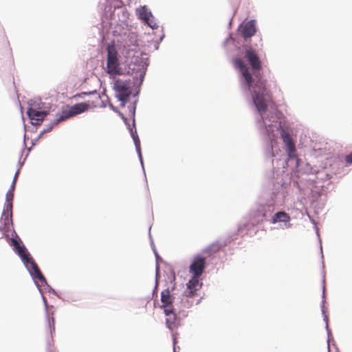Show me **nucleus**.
<instances>
[{
  "mask_svg": "<svg viewBox=\"0 0 352 352\" xmlns=\"http://www.w3.org/2000/svg\"><path fill=\"white\" fill-rule=\"evenodd\" d=\"M265 97H267L268 99L271 98V96L266 89L265 80L259 78L255 84V89L253 91L252 99L254 104L261 116L265 113L267 108ZM280 115V113L276 110L274 112H271L270 116L265 118L262 117V118L266 129L269 132H272L273 129L272 128L278 124V129L280 130V137L286 145L288 155L289 157H292L294 156L296 152V146L290 134L283 129L280 122L278 121Z\"/></svg>",
  "mask_w": 352,
  "mask_h": 352,
  "instance_id": "1",
  "label": "nucleus"
},
{
  "mask_svg": "<svg viewBox=\"0 0 352 352\" xmlns=\"http://www.w3.org/2000/svg\"><path fill=\"white\" fill-rule=\"evenodd\" d=\"M206 267V258L201 256H196L192 261L189 267V272L192 274V277L187 283L186 289L184 294L186 297H193L197 295L202 283L199 278L202 275Z\"/></svg>",
  "mask_w": 352,
  "mask_h": 352,
  "instance_id": "2",
  "label": "nucleus"
},
{
  "mask_svg": "<svg viewBox=\"0 0 352 352\" xmlns=\"http://www.w3.org/2000/svg\"><path fill=\"white\" fill-rule=\"evenodd\" d=\"M13 192L11 190H8L6 194V202L4 206V208L1 217V226L0 231L3 235L8 236V233L10 231V227L12 224V199Z\"/></svg>",
  "mask_w": 352,
  "mask_h": 352,
  "instance_id": "3",
  "label": "nucleus"
},
{
  "mask_svg": "<svg viewBox=\"0 0 352 352\" xmlns=\"http://www.w3.org/2000/svg\"><path fill=\"white\" fill-rule=\"evenodd\" d=\"M114 89L116 97L121 102V106L124 107L131 94L130 82L117 79L114 82Z\"/></svg>",
  "mask_w": 352,
  "mask_h": 352,
  "instance_id": "4",
  "label": "nucleus"
},
{
  "mask_svg": "<svg viewBox=\"0 0 352 352\" xmlns=\"http://www.w3.org/2000/svg\"><path fill=\"white\" fill-rule=\"evenodd\" d=\"M107 72L111 76L121 74V67L118 58V52L114 46L107 48Z\"/></svg>",
  "mask_w": 352,
  "mask_h": 352,
  "instance_id": "5",
  "label": "nucleus"
},
{
  "mask_svg": "<svg viewBox=\"0 0 352 352\" xmlns=\"http://www.w3.org/2000/svg\"><path fill=\"white\" fill-rule=\"evenodd\" d=\"M88 108L89 104L85 102L76 104L70 107L68 110L63 111L60 117L56 120V124H58L59 122L65 120V119L81 113L87 110Z\"/></svg>",
  "mask_w": 352,
  "mask_h": 352,
  "instance_id": "6",
  "label": "nucleus"
},
{
  "mask_svg": "<svg viewBox=\"0 0 352 352\" xmlns=\"http://www.w3.org/2000/svg\"><path fill=\"white\" fill-rule=\"evenodd\" d=\"M164 311L166 316V326L173 331L179 325V320L176 316L174 308H167L164 309Z\"/></svg>",
  "mask_w": 352,
  "mask_h": 352,
  "instance_id": "7",
  "label": "nucleus"
},
{
  "mask_svg": "<svg viewBox=\"0 0 352 352\" xmlns=\"http://www.w3.org/2000/svg\"><path fill=\"white\" fill-rule=\"evenodd\" d=\"M245 58L254 70H259L261 68V62L254 50L248 49L245 53Z\"/></svg>",
  "mask_w": 352,
  "mask_h": 352,
  "instance_id": "8",
  "label": "nucleus"
},
{
  "mask_svg": "<svg viewBox=\"0 0 352 352\" xmlns=\"http://www.w3.org/2000/svg\"><path fill=\"white\" fill-rule=\"evenodd\" d=\"M27 113L34 125H39L47 114L46 111H40L33 108H30Z\"/></svg>",
  "mask_w": 352,
  "mask_h": 352,
  "instance_id": "9",
  "label": "nucleus"
},
{
  "mask_svg": "<svg viewBox=\"0 0 352 352\" xmlns=\"http://www.w3.org/2000/svg\"><path fill=\"white\" fill-rule=\"evenodd\" d=\"M234 63L235 65L239 69L241 74L246 81L248 86L250 87L252 85V77L249 72L248 67L240 58L235 59Z\"/></svg>",
  "mask_w": 352,
  "mask_h": 352,
  "instance_id": "10",
  "label": "nucleus"
},
{
  "mask_svg": "<svg viewBox=\"0 0 352 352\" xmlns=\"http://www.w3.org/2000/svg\"><path fill=\"white\" fill-rule=\"evenodd\" d=\"M139 14L140 18L142 19L151 28L154 29L157 26L153 20V16L151 12L148 10L145 6L140 8L139 10Z\"/></svg>",
  "mask_w": 352,
  "mask_h": 352,
  "instance_id": "11",
  "label": "nucleus"
},
{
  "mask_svg": "<svg viewBox=\"0 0 352 352\" xmlns=\"http://www.w3.org/2000/svg\"><path fill=\"white\" fill-rule=\"evenodd\" d=\"M256 21L251 20L248 21L241 29V34L245 39L252 37L256 33Z\"/></svg>",
  "mask_w": 352,
  "mask_h": 352,
  "instance_id": "12",
  "label": "nucleus"
},
{
  "mask_svg": "<svg viewBox=\"0 0 352 352\" xmlns=\"http://www.w3.org/2000/svg\"><path fill=\"white\" fill-rule=\"evenodd\" d=\"M161 307L164 309L167 308H173V297L170 295V292L168 289H164L161 293Z\"/></svg>",
  "mask_w": 352,
  "mask_h": 352,
  "instance_id": "13",
  "label": "nucleus"
},
{
  "mask_svg": "<svg viewBox=\"0 0 352 352\" xmlns=\"http://www.w3.org/2000/svg\"><path fill=\"white\" fill-rule=\"evenodd\" d=\"M26 265H30V270H31V274L34 276V278H37L40 281H45V277L42 274L41 270H39L37 264L35 263L34 259L30 258V261H28L26 263H25Z\"/></svg>",
  "mask_w": 352,
  "mask_h": 352,
  "instance_id": "14",
  "label": "nucleus"
},
{
  "mask_svg": "<svg viewBox=\"0 0 352 352\" xmlns=\"http://www.w3.org/2000/svg\"><path fill=\"white\" fill-rule=\"evenodd\" d=\"M291 220L290 216L284 211H280L274 214L272 217V222L276 223L277 222L289 223Z\"/></svg>",
  "mask_w": 352,
  "mask_h": 352,
  "instance_id": "15",
  "label": "nucleus"
},
{
  "mask_svg": "<svg viewBox=\"0 0 352 352\" xmlns=\"http://www.w3.org/2000/svg\"><path fill=\"white\" fill-rule=\"evenodd\" d=\"M16 252L21 257L24 263H26L28 261H30V258H32L24 246L21 245L19 248L16 250Z\"/></svg>",
  "mask_w": 352,
  "mask_h": 352,
  "instance_id": "16",
  "label": "nucleus"
},
{
  "mask_svg": "<svg viewBox=\"0 0 352 352\" xmlns=\"http://www.w3.org/2000/svg\"><path fill=\"white\" fill-rule=\"evenodd\" d=\"M16 252L21 257L24 263H26L28 261H30V258H32L24 246L21 245L19 248L16 250Z\"/></svg>",
  "mask_w": 352,
  "mask_h": 352,
  "instance_id": "17",
  "label": "nucleus"
},
{
  "mask_svg": "<svg viewBox=\"0 0 352 352\" xmlns=\"http://www.w3.org/2000/svg\"><path fill=\"white\" fill-rule=\"evenodd\" d=\"M10 245H12L14 248L15 250L21 246V245H20L19 242L17 241V239H14V238L10 239Z\"/></svg>",
  "mask_w": 352,
  "mask_h": 352,
  "instance_id": "18",
  "label": "nucleus"
},
{
  "mask_svg": "<svg viewBox=\"0 0 352 352\" xmlns=\"http://www.w3.org/2000/svg\"><path fill=\"white\" fill-rule=\"evenodd\" d=\"M132 137H133V139L134 140L136 147L140 146V140H139L138 135L132 133Z\"/></svg>",
  "mask_w": 352,
  "mask_h": 352,
  "instance_id": "19",
  "label": "nucleus"
},
{
  "mask_svg": "<svg viewBox=\"0 0 352 352\" xmlns=\"http://www.w3.org/2000/svg\"><path fill=\"white\" fill-rule=\"evenodd\" d=\"M345 160L346 163L352 164V152L346 156Z\"/></svg>",
  "mask_w": 352,
  "mask_h": 352,
  "instance_id": "20",
  "label": "nucleus"
},
{
  "mask_svg": "<svg viewBox=\"0 0 352 352\" xmlns=\"http://www.w3.org/2000/svg\"><path fill=\"white\" fill-rule=\"evenodd\" d=\"M16 176H17V174H16V175H15V177H14V180H13V182H12V186H11V189L10 190H11L12 192H13V190H14V189Z\"/></svg>",
  "mask_w": 352,
  "mask_h": 352,
  "instance_id": "21",
  "label": "nucleus"
},
{
  "mask_svg": "<svg viewBox=\"0 0 352 352\" xmlns=\"http://www.w3.org/2000/svg\"><path fill=\"white\" fill-rule=\"evenodd\" d=\"M212 249L214 250V251H217V252H218V251H219V250L220 249V246H219V245H218V244H217V245H213L212 246Z\"/></svg>",
  "mask_w": 352,
  "mask_h": 352,
  "instance_id": "22",
  "label": "nucleus"
},
{
  "mask_svg": "<svg viewBox=\"0 0 352 352\" xmlns=\"http://www.w3.org/2000/svg\"><path fill=\"white\" fill-rule=\"evenodd\" d=\"M52 325H53V329L54 330V319L52 318Z\"/></svg>",
  "mask_w": 352,
  "mask_h": 352,
  "instance_id": "23",
  "label": "nucleus"
},
{
  "mask_svg": "<svg viewBox=\"0 0 352 352\" xmlns=\"http://www.w3.org/2000/svg\"><path fill=\"white\" fill-rule=\"evenodd\" d=\"M48 323H49V325L50 326V325H51V324H50V320H49V321H48Z\"/></svg>",
  "mask_w": 352,
  "mask_h": 352,
  "instance_id": "24",
  "label": "nucleus"
}]
</instances>
